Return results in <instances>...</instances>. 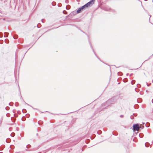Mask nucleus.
Listing matches in <instances>:
<instances>
[{
    "mask_svg": "<svg viewBox=\"0 0 153 153\" xmlns=\"http://www.w3.org/2000/svg\"><path fill=\"white\" fill-rule=\"evenodd\" d=\"M94 0H91L84 6L79 8L77 10V13H79L81 12L82 10L85 8L86 7H87L88 6L91 5L94 3Z\"/></svg>",
    "mask_w": 153,
    "mask_h": 153,
    "instance_id": "1",
    "label": "nucleus"
},
{
    "mask_svg": "<svg viewBox=\"0 0 153 153\" xmlns=\"http://www.w3.org/2000/svg\"><path fill=\"white\" fill-rule=\"evenodd\" d=\"M133 128L135 130L138 131L140 128L138 124H134L133 126Z\"/></svg>",
    "mask_w": 153,
    "mask_h": 153,
    "instance_id": "2",
    "label": "nucleus"
},
{
    "mask_svg": "<svg viewBox=\"0 0 153 153\" xmlns=\"http://www.w3.org/2000/svg\"><path fill=\"white\" fill-rule=\"evenodd\" d=\"M120 117H123V115H121V116H120Z\"/></svg>",
    "mask_w": 153,
    "mask_h": 153,
    "instance_id": "3",
    "label": "nucleus"
}]
</instances>
